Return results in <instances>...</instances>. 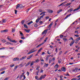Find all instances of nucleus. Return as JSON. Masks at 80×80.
<instances>
[{"instance_id": "f257e3e1", "label": "nucleus", "mask_w": 80, "mask_h": 80, "mask_svg": "<svg viewBox=\"0 0 80 80\" xmlns=\"http://www.w3.org/2000/svg\"><path fill=\"white\" fill-rule=\"evenodd\" d=\"M45 15V14H42V15L41 16L39 17V18H38V19H36V23H38V22H39V21L40 20V19H41V18H43V17H44Z\"/></svg>"}, {"instance_id": "f03ea898", "label": "nucleus", "mask_w": 80, "mask_h": 80, "mask_svg": "<svg viewBox=\"0 0 80 80\" xmlns=\"http://www.w3.org/2000/svg\"><path fill=\"white\" fill-rule=\"evenodd\" d=\"M7 39L8 40H9V42H13L14 43H17V41H16L15 40H12L10 38V37L9 36H8L7 37Z\"/></svg>"}, {"instance_id": "7ed1b4c3", "label": "nucleus", "mask_w": 80, "mask_h": 80, "mask_svg": "<svg viewBox=\"0 0 80 80\" xmlns=\"http://www.w3.org/2000/svg\"><path fill=\"white\" fill-rule=\"evenodd\" d=\"M19 32H20V34L21 35V36H22V37L21 38V39H23L24 40V39H25V38L24 37V35L23 34V33H22V32L19 31Z\"/></svg>"}, {"instance_id": "20e7f679", "label": "nucleus", "mask_w": 80, "mask_h": 80, "mask_svg": "<svg viewBox=\"0 0 80 80\" xmlns=\"http://www.w3.org/2000/svg\"><path fill=\"white\" fill-rule=\"evenodd\" d=\"M8 29H5L4 30H1V33H6V32H8Z\"/></svg>"}, {"instance_id": "39448f33", "label": "nucleus", "mask_w": 80, "mask_h": 80, "mask_svg": "<svg viewBox=\"0 0 80 80\" xmlns=\"http://www.w3.org/2000/svg\"><path fill=\"white\" fill-rule=\"evenodd\" d=\"M67 3V1H65L64 2L62 3L60 5H58V7H61V6H62H62H63L64 5V3Z\"/></svg>"}, {"instance_id": "423d86ee", "label": "nucleus", "mask_w": 80, "mask_h": 80, "mask_svg": "<svg viewBox=\"0 0 80 80\" xmlns=\"http://www.w3.org/2000/svg\"><path fill=\"white\" fill-rule=\"evenodd\" d=\"M48 39V38L47 37L44 40V42H43L41 44H42V45L44 44V43H45V42H47V39Z\"/></svg>"}, {"instance_id": "0eeeda50", "label": "nucleus", "mask_w": 80, "mask_h": 80, "mask_svg": "<svg viewBox=\"0 0 80 80\" xmlns=\"http://www.w3.org/2000/svg\"><path fill=\"white\" fill-rule=\"evenodd\" d=\"M37 50H38L37 49H36V50L32 51V52L30 51L28 52V54H30V53H33L35 52H37Z\"/></svg>"}, {"instance_id": "6e6552de", "label": "nucleus", "mask_w": 80, "mask_h": 80, "mask_svg": "<svg viewBox=\"0 0 80 80\" xmlns=\"http://www.w3.org/2000/svg\"><path fill=\"white\" fill-rule=\"evenodd\" d=\"M48 12V13H52L53 12V11L52 10H50V9H48L47 10Z\"/></svg>"}, {"instance_id": "1a4fd4ad", "label": "nucleus", "mask_w": 80, "mask_h": 80, "mask_svg": "<svg viewBox=\"0 0 80 80\" xmlns=\"http://www.w3.org/2000/svg\"><path fill=\"white\" fill-rule=\"evenodd\" d=\"M27 57V56H23L22 58H21L19 59V61H21V60H23V59H25V58Z\"/></svg>"}, {"instance_id": "9d476101", "label": "nucleus", "mask_w": 80, "mask_h": 80, "mask_svg": "<svg viewBox=\"0 0 80 80\" xmlns=\"http://www.w3.org/2000/svg\"><path fill=\"white\" fill-rule=\"evenodd\" d=\"M13 61H18L19 60V58H16L13 59Z\"/></svg>"}, {"instance_id": "9b49d317", "label": "nucleus", "mask_w": 80, "mask_h": 80, "mask_svg": "<svg viewBox=\"0 0 80 80\" xmlns=\"http://www.w3.org/2000/svg\"><path fill=\"white\" fill-rule=\"evenodd\" d=\"M33 54H32L31 55H30V56H29L27 58V59H28V60H29V59H30V58H32V57H33Z\"/></svg>"}, {"instance_id": "f8f14e48", "label": "nucleus", "mask_w": 80, "mask_h": 80, "mask_svg": "<svg viewBox=\"0 0 80 80\" xmlns=\"http://www.w3.org/2000/svg\"><path fill=\"white\" fill-rule=\"evenodd\" d=\"M71 4H72V3H67V4L64 5V7H67V6H69V5H70Z\"/></svg>"}, {"instance_id": "ddd939ff", "label": "nucleus", "mask_w": 80, "mask_h": 80, "mask_svg": "<svg viewBox=\"0 0 80 80\" xmlns=\"http://www.w3.org/2000/svg\"><path fill=\"white\" fill-rule=\"evenodd\" d=\"M59 67V65H58V64H57L55 65L54 66V68L56 69H57V68H58V67Z\"/></svg>"}, {"instance_id": "4468645a", "label": "nucleus", "mask_w": 80, "mask_h": 80, "mask_svg": "<svg viewBox=\"0 0 80 80\" xmlns=\"http://www.w3.org/2000/svg\"><path fill=\"white\" fill-rule=\"evenodd\" d=\"M74 43H75V41L72 42L71 43L69 44V45L70 46H72Z\"/></svg>"}, {"instance_id": "2eb2a0df", "label": "nucleus", "mask_w": 80, "mask_h": 80, "mask_svg": "<svg viewBox=\"0 0 80 80\" xmlns=\"http://www.w3.org/2000/svg\"><path fill=\"white\" fill-rule=\"evenodd\" d=\"M71 14H70L69 15H67L64 18V20H65L66 19H67V18H68V17H70V15H71Z\"/></svg>"}, {"instance_id": "dca6fc26", "label": "nucleus", "mask_w": 80, "mask_h": 80, "mask_svg": "<svg viewBox=\"0 0 80 80\" xmlns=\"http://www.w3.org/2000/svg\"><path fill=\"white\" fill-rule=\"evenodd\" d=\"M1 41L2 42H3V43H5V42H6L7 41H6V40L2 39L1 40Z\"/></svg>"}, {"instance_id": "f3484780", "label": "nucleus", "mask_w": 80, "mask_h": 80, "mask_svg": "<svg viewBox=\"0 0 80 80\" xmlns=\"http://www.w3.org/2000/svg\"><path fill=\"white\" fill-rule=\"evenodd\" d=\"M61 70L62 71H63V72H65V71H66V70H65V67H63V68H61Z\"/></svg>"}, {"instance_id": "a211bd4d", "label": "nucleus", "mask_w": 80, "mask_h": 80, "mask_svg": "<svg viewBox=\"0 0 80 80\" xmlns=\"http://www.w3.org/2000/svg\"><path fill=\"white\" fill-rule=\"evenodd\" d=\"M11 32L12 33L15 32V28H12Z\"/></svg>"}, {"instance_id": "6ab92c4d", "label": "nucleus", "mask_w": 80, "mask_h": 80, "mask_svg": "<svg viewBox=\"0 0 80 80\" xmlns=\"http://www.w3.org/2000/svg\"><path fill=\"white\" fill-rule=\"evenodd\" d=\"M41 77L42 78V79H44L45 78V77H46V74H45L44 75H42Z\"/></svg>"}, {"instance_id": "aec40b11", "label": "nucleus", "mask_w": 80, "mask_h": 80, "mask_svg": "<svg viewBox=\"0 0 80 80\" xmlns=\"http://www.w3.org/2000/svg\"><path fill=\"white\" fill-rule=\"evenodd\" d=\"M24 30L25 31V32H27V33H29L30 32V30L26 29H24Z\"/></svg>"}, {"instance_id": "412c9836", "label": "nucleus", "mask_w": 80, "mask_h": 80, "mask_svg": "<svg viewBox=\"0 0 80 80\" xmlns=\"http://www.w3.org/2000/svg\"><path fill=\"white\" fill-rule=\"evenodd\" d=\"M6 70V68H3L1 69L0 71H3V70Z\"/></svg>"}, {"instance_id": "4be33fe9", "label": "nucleus", "mask_w": 80, "mask_h": 80, "mask_svg": "<svg viewBox=\"0 0 80 80\" xmlns=\"http://www.w3.org/2000/svg\"><path fill=\"white\" fill-rule=\"evenodd\" d=\"M43 63H44V60H43V59H42L41 60V64L42 65H43Z\"/></svg>"}, {"instance_id": "5701e85b", "label": "nucleus", "mask_w": 80, "mask_h": 80, "mask_svg": "<svg viewBox=\"0 0 80 80\" xmlns=\"http://www.w3.org/2000/svg\"><path fill=\"white\" fill-rule=\"evenodd\" d=\"M30 63H31V62H28V63L25 65V67H27V66L29 65L30 64Z\"/></svg>"}, {"instance_id": "b1692460", "label": "nucleus", "mask_w": 80, "mask_h": 80, "mask_svg": "<svg viewBox=\"0 0 80 80\" xmlns=\"http://www.w3.org/2000/svg\"><path fill=\"white\" fill-rule=\"evenodd\" d=\"M63 41H64L65 42H66L68 40L67 39V38H63Z\"/></svg>"}, {"instance_id": "393cba45", "label": "nucleus", "mask_w": 80, "mask_h": 80, "mask_svg": "<svg viewBox=\"0 0 80 80\" xmlns=\"http://www.w3.org/2000/svg\"><path fill=\"white\" fill-rule=\"evenodd\" d=\"M24 28H27V29H28V27H27V25H26V24H24Z\"/></svg>"}, {"instance_id": "a878e982", "label": "nucleus", "mask_w": 80, "mask_h": 80, "mask_svg": "<svg viewBox=\"0 0 80 80\" xmlns=\"http://www.w3.org/2000/svg\"><path fill=\"white\" fill-rule=\"evenodd\" d=\"M33 64H34V61H32L31 63V64L30 65V67H32V66Z\"/></svg>"}, {"instance_id": "bb28decb", "label": "nucleus", "mask_w": 80, "mask_h": 80, "mask_svg": "<svg viewBox=\"0 0 80 80\" xmlns=\"http://www.w3.org/2000/svg\"><path fill=\"white\" fill-rule=\"evenodd\" d=\"M53 24V22L50 23V24L48 26L49 28H51L52 27V25Z\"/></svg>"}, {"instance_id": "cd10ccee", "label": "nucleus", "mask_w": 80, "mask_h": 80, "mask_svg": "<svg viewBox=\"0 0 80 80\" xmlns=\"http://www.w3.org/2000/svg\"><path fill=\"white\" fill-rule=\"evenodd\" d=\"M39 72H40V70H38L36 72V74L37 75H38V73H39Z\"/></svg>"}, {"instance_id": "c85d7f7f", "label": "nucleus", "mask_w": 80, "mask_h": 80, "mask_svg": "<svg viewBox=\"0 0 80 80\" xmlns=\"http://www.w3.org/2000/svg\"><path fill=\"white\" fill-rule=\"evenodd\" d=\"M6 22V19H2V23H5Z\"/></svg>"}, {"instance_id": "c756f323", "label": "nucleus", "mask_w": 80, "mask_h": 80, "mask_svg": "<svg viewBox=\"0 0 80 80\" xmlns=\"http://www.w3.org/2000/svg\"><path fill=\"white\" fill-rule=\"evenodd\" d=\"M79 40H80V37L77 38L75 40V41H77V42H78V41H79Z\"/></svg>"}, {"instance_id": "7c9ffc66", "label": "nucleus", "mask_w": 80, "mask_h": 80, "mask_svg": "<svg viewBox=\"0 0 80 80\" xmlns=\"http://www.w3.org/2000/svg\"><path fill=\"white\" fill-rule=\"evenodd\" d=\"M58 63H61L62 62V59H59L58 60Z\"/></svg>"}, {"instance_id": "2f4dec72", "label": "nucleus", "mask_w": 80, "mask_h": 80, "mask_svg": "<svg viewBox=\"0 0 80 80\" xmlns=\"http://www.w3.org/2000/svg\"><path fill=\"white\" fill-rule=\"evenodd\" d=\"M24 23H25V20H22L21 21V23L22 25H23V24H24Z\"/></svg>"}, {"instance_id": "473e14b6", "label": "nucleus", "mask_w": 80, "mask_h": 80, "mask_svg": "<svg viewBox=\"0 0 80 80\" xmlns=\"http://www.w3.org/2000/svg\"><path fill=\"white\" fill-rule=\"evenodd\" d=\"M73 8H71L70 9H69V11H70L69 13L72 12V11H73Z\"/></svg>"}, {"instance_id": "72a5a7b5", "label": "nucleus", "mask_w": 80, "mask_h": 80, "mask_svg": "<svg viewBox=\"0 0 80 80\" xmlns=\"http://www.w3.org/2000/svg\"><path fill=\"white\" fill-rule=\"evenodd\" d=\"M5 44L6 45H10V44H11V43L9 42H7L6 43H5Z\"/></svg>"}, {"instance_id": "f704fd0d", "label": "nucleus", "mask_w": 80, "mask_h": 80, "mask_svg": "<svg viewBox=\"0 0 80 80\" xmlns=\"http://www.w3.org/2000/svg\"><path fill=\"white\" fill-rule=\"evenodd\" d=\"M14 66H15V64H11V65H10V67H14Z\"/></svg>"}, {"instance_id": "c9c22d12", "label": "nucleus", "mask_w": 80, "mask_h": 80, "mask_svg": "<svg viewBox=\"0 0 80 80\" xmlns=\"http://www.w3.org/2000/svg\"><path fill=\"white\" fill-rule=\"evenodd\" d=\"M23 6L22 4L20 5L19 8H23Z\"/></svg>"}, {"instance_id": "e433bc0d", "label": "nucleus", "mask_w": 80, "mask_h": 80, "mask_svg": "<svg viewBox=\"0 0 80 80\" xmlns=\"http://www.w3.org/2000/svg\"><path fill=\"white\" fill-rule=\"evenodd\" d=\"M62 9L61 10H59L58 11H57V13H60V12H62Z\"/></svg>"}, {"instance_id": "4c0bfd02", "label": "nucleus", "mask_w": 80, "mask_h": 80, "mask_svg": "<svg viewBox=\"0 0 80 80\" xmlns=\"http://www.w3.org/2000/svg\"><path fill=\"white\" fill-rule=\"evenodd\" d=\"M31 23H33V21H31L29 22L28 23V25H30V24H31Z\"/></svg>"}, {"instance_id": "58836bf2", "label": "nucleus", "mask_w": 80, "mask_h": 80, "mask_svg": "<svg viewBox=\"0 0 80 80\" xmlns=\"http://www.w3.org/2000/svg\"><path fill=\"white\" fill-rule=\"evenodd\" d=\"M35 78L37 79V80H39V78H38V76H36Z\"/></svg>"}, {"instance_id": "ea45409f", "label": "nucleus", "mask_w": 80, "mask_h": 80, "mask_svg": "<svg viewBox=\"0 0 80 80\" xmlns=\"http://www.w3.org/2000/svg\"><path fill=\"white\" fill-rule=\"evenodd\" d=\"M48 31V29L45 30L43 32L45 33H47V32Z\"/></svg>"}, {"instance_id": "a19ab883", "label": "nucleus", "mask_w": 80, "mask_h": 80, "mask_svg": "<svg viewBox=\"0 0 80 80\" xmlns=\"http://www.w3.org/2000/svg\"><path fill=\"white\" fill-rule=\"evenodd\" d=\"M18 67V66H16L15 67V68H14L13 70L15 71L17 68Z\"/></svg>"}, {"instance_id": "79ce46f5", "label": "nucleus", "mask_w": 80, "mask_h": 80, "mask_svg": "<svg viewBox=\"0 0 80 80\" xmlns=\"http://www.w3.org/2000/svg\"><path fill=\"white\" fill-rule=\"evenodd\" d=\"M35 62L36 63H38V62H39V59H37L36 60H35Z\"/></svg>"}, {"instance_id": "37998d69", "label": "nucleus", "mask_w": 80, "mask_h": 80, "mask_svg": "<svg viewBox=\"0 0 80 80\" xmlns=\"http://www.w3.org/2000/svg\"><path fill=\"white\" fill-rule=\"evenodd\" d=\"M40 68V66H38V67L37 68L36 70H40V69H38V68Z\"/></svg>"}, {"instance_id": "c03bdc74", "label": "nucleus", "mask_w": 80, "mask_h": 80, "mask_svg": "<svg viewBox=\"0 0 80 80\" xmlns=\"http://www.w3.org/2000/svg\"><path fill=\"white\" fill-rule=\"evenodd\" d=\"M20 7V4H18L16 6V9H17L18 8Z\"/></svg>"}, {"instance_id": "a18cd8bd", "label": "nucleus", "mask_w": 80, "mask_h": 80, "mask_svg": "<svg viewBox=\"0 0 80 80\" xmlns=\"http://www.w3.org/2000/svg\"><path fill=\"white\" fill-rule=\"evenodd\" d=\"M5 71H4L2 72H1V74L2 75V74H3L5 73Z\"/></svg>"}, {"instance_id": "49530a36", "label": "nucleus", "mask_w": 80, "mask_h": 80, "mask_svg": "<svg viewBox=\"0 0 80 80\" xmlns=\"http://www.w3.org/2000/svg\"><path fill=\"white\" fill-rule=\"evenodd\" d=\"M80 8V5L79 6V7H78V8L76 9V10H77V11Z\"/></svg>"}, {"instance_id": "de8ad7c7", "label": "nucleus", "mask_w": 80, "mask_h": 80, "mask_svg": "<svg viewBox=\"0 0 80 80\" xmlns=\"http://www.w3.org/2000/svg\"><path fill=\"white\" fill-rule=\"evenodd\" d=\"M45 65L46 66V67H48V64H46V63H45Z\"/></svg>"}, {"instance_id": "09e8293b", "label": "nucleus", "mask_w": 80, "mask_h": 80, "mask_svg": "<svg viewBox=\"0 0 80 80\" xmlns=\"http://www.w3.org/2000/svg\"><path fill=\"white\" fill-rule=\"evenodd\" d=\"M75 33H77V34H78H78H79V33H78V31H75Z\"/></svg>"}, {"instance_id": "8fccbe9b", "label": "nucleus", "mask_w": 80, "mask_h": 80, "mask_svg": "<svg viewBox=\"0 0 80 80\" xmlns=\"http://www.w3.org/2000/svg\"><path fill=\"white\" fill-rule=\"evenodd\" d=\"M52 62V59H49V63H50Z\"/></svg>"}, {"instance_id": "3c124183", "label": "nucleus", "mask_w": 80, "mask_h": 80, "mask_svg": "<svg viewBox=\"0 0 80 80\" xmlns=\"http://www.w3.org/2000/svg\"><path fill=\"white\" fill-rule=\"evenodd\" d=\"M64 75L65 76H66L67 77H68H68L70 76V75L68 74H65Z\"/></svg>"}, {"instance_id": "603ef678", "label": "nucleus", "mask_w": 80, "mask_h": 80, "mask_svg": "<svg viewBox=\"0 0 80 80\" xmlns=\"http://www.w3.org/2000/svg\"><path fill=\"white\" fill-rule=\"evenodd\" d=\"M77 80V79L75 78H73L71 80Z\"/></svg>"}, {"instance_id": "864d4df0", "label": "nucleus", "mask_w": 80, "mask_h": 80, "mask_svg": "<svg viewBox=\"0 0 80 80\" xmlns=\"http://www.w3.org/2000/svg\"><path fill=\"white\" fill-rule=\"evenodd\" d=\"M75 37H76L78 38L79 37V35H74Z\"/></svg>"}, {"instance_id": "5fc2aeb1", "label": "nucleus", "mask_w": 80, "mask_h": 80, "mask_svg": "<svg viewBox=\"0 0 80 80\" xmlns=\"http://www.w3.org/2000/svg\"><path fill=\"white\" fill-rule=\"evenodd\" d=\"M34 27H35V28H37V27H38V25H37V24H35Z\"/></svg>"}, {"instance_id": "6e6d98bb", "label": "nucleus", "mask_w": 80, "mask_h": 80, "mask_svg": "<svg viewBox=\"0 0 80 80\" xmlns=\"http://www.w3.org/2000/svg\"><path fill=\"white\" fill-rule=\"evenodd\" d=\"M19 66H20V67H23V65L22 64H20Z\"/></svg>"}, {"instance_id": "4d7b16f0", "label": "nucleus", "mask_w": 80, "mask_h": 80, "mask_svg": "<svg viewBox=\"0 0 80 80\" xmlns=\"http://www.w3.org/2000/svg\"><path fill=\"white\" fill-rule=\"evenodd\" d=\"M39 23L40 24H42V23H43V22L42 21H39Z\"/></svg>"}, {"instance_id": "13d9d810", "label": "nucleus", "mask_w": 80, "mask_h": 80, "mask_svg": "<svg viewBox=\"0 0 80 80\" xmlns=\"http://www.w3.org/2000/svg\"><path fill=\"white\" fill-rule=\"evenodd\" d=\"M47 53H48V54H51V53L49 51H47Z\"/></svg>"}, {"instance_id": "bf43d9fd", "label": "nucleus", "mask_w": 80, "mask_h": 80, "mask_svg": "<svg viewBox=\"0 0 80 80\" xmlns=\"http://www.w3.org/2000/svg\"><path fill=\"white\" fill-rule=\"evenodd\" d=\"M15 12L16 14H17V10H15Z\"/></svg>"}, {"instance_id": "052dcab7", "label": "nucleus", "mask_w": 80, "mask_h": 80, "mask_svg": "<svg viewBox=\"0 0 80 80\" xmlns=\"http://www.w3.org/2000/svg\"><path fill=\"white\" fill-rule=\"evenodd\" d=\"M63 37V35H62L60 36V38H62Z\"/></svg>"}, {"instance_id": "680f3d73", "label": "nucleus", "mask_w": 80, "mask_h": 80, "mask_svg": "<svg viewBox=\"0 0 80 80\" xmlns=\"http://www.w3.org/2000/svg\"><path fill=\"white\" fill-rule=\"evenodd\" d=\"M43 72V70L41 69L40 70V73H42Z\"/></svg>"}, {"instance_id": "e2e57ef3", "label": "nucleus", "mask_w": 80, "mask_h": 80, "mask_svg": "<svg viewBox=\"0 0 80 80\" xmlns=\"http://www.w3.org/2000/svg\"><path fill=\"white\" fill-rule=\"evenodd\" d=\"M42 77L41 76V77L39 78V80H42Z\"/></svg>"}, {"instance_id": "0e129e2a", "label": "nucleus", "mask_w": 80, "mask_h": 80, "mask_svg": "<svg viewBox=\"0 0 80 80\" xmlns=\"http://www.w3.org/2000/svg\"><path fill=\"white\" fill-rule=\"evenodd\" d=\"M19 42L20 43H22L23 42V40H21L19 41Z\"/></svg>"}, {"instance_id": "69168bd1", "label": "nucleus", "mask_w": 80, "mask_h": 80, "mask_svg": "<svg viewBox=\"0 0 80 80\" xmlns=\"http://www.w3.org/2000/svg\"><path fill=\"white\" fill-rule=\"evenodd\" d=\"M27 75H28V76L29 75V74H30V73L29 72H27Z\"/></svg>"}, {"instance_id": "338daca9", "label": "nucleus", "mask_w": 80, "mask_h": 80, "mask_svg": "<svg viewBox=\"0 0 80 80\" xmlns=\"http://www.w3.org/2000/svg\"><path fill=\"white\" fill-rule=\"evenodd\" d=\"M62 51H61L59 53V55H61V54H62Z\"/></svg>"}, {"instance_id": "774afa93", "label": "nucleus", "mask_w": 80, "mask_h": 80, "mask_svg": "<svg viewBox=\"0 0 80 80\" xmlns=\"http://www.w3.org/2000/svg\"><path fill=\"white\" fill-rule=\"evenodd\" d=\"M43 48H41L39 50V51H40V52L42 50V49Z\"/></svg>"}]
</instances>
